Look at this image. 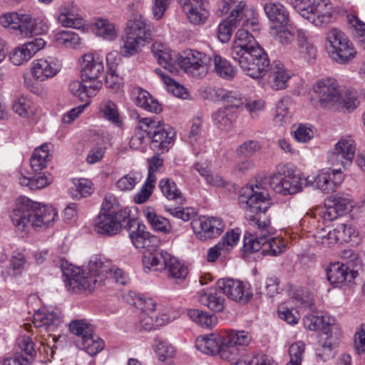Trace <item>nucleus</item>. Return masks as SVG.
<instances>
[{"mask_svg":"<svg viewBox=\"0 0 365 365\" xmlns=\"http://www.w3.org/2000/svg\"><path fill=\"white\" fill-rule=\"evenodd\" d=\"M237 6L238 9L231 11L228 17L219 24L217 37L222 43L228 42L233 30L241 26L242 28L236 34L230 55L247 76L258 78L269 65L267 54L248 31L250 29L255 31L258 30V20L255 17V21H252L251 18L240 14L244 6L242 3Z\"/></svg>","mask_w":365,"mask_h":365,"instance_id":"1","label":"nucleus"},{"mask_svg":"<svg viewBox=\"0 0 365 365\" xmlns=\"http://www.w3.org/2000/svg\"><path fill=\"white\" fill-rule=\"evenodd\" d=\"M61 269L65 277L66 287L74 293L91 291L107 278H113L116 283L123 285L128 281V276L122 269L113 264L110 260L98 257L89 261L86 270L72 264L65 267L63 264Z\"/></svg>","mask_w":365,"mask_h":365,"instance_id":"2","label":"nucleus"},{"mask_svg":"<svg viewBox=\"0 0 365 365\" xmlns=\"http://www.w3.org/2000/svg\"><path fill=\"white\" fill-rule=\"evenodd\" d=\"M152 41V26L140 14H133L128 19L125 34L120 38V53L117 51H112L106 55L107 71H117L121 61L120 54L130 57L140 52L143 47Z\"/></svg>","mask_w":365,"mask_h":365,"instance_id":"3","label":"nucleus"},{"mask_svg":"<svg viewBox=\"0 0 365 365\" xmlns=\"http://www.w3.org/2000/svg\"><path fill=\"white\" fill-rule=\"evenodd\" d=\"M56 210L51 205H41L26 197H20L9 212L10 220L19 232L34 229H46L53 225Z\"/></svg>","mask_w":365,"mask_h":365,"instance_id":"4","label":"nucleus"},{"mask_svg":"<svg viewBox=\"0 0 365 365\" xmlns=\"http://www.w3.org/2000/svg\"><path fill=\"white\" fill-rule=\"evenodd\" d=\"M138 124L135 128V133L131 138L130 146L138 150L144 143V133H147L150 140V147L155 152V155L148 161L149 170L147 179L145 182H155L156 178L154 173L158 171L159 167L160 150V120H155L150 118H140L138 116Z\"/></svg>","mask_w":365,"mask_h":365,"instance_id":"5","label":"nucleus"},{"mask_svg":"<svg viewBox=\"0 0 365 365\" xmlns=\"http://www.w3.org/2000/svg\"><path fill=\"white\" fill-rule=\"evenodd\" d=\"M62 67L61 61L54 56H47L34 60L31 65L32 78L24 77V86L32 93L43 96L46 91L44 87L38 83L56 76Z\"/></svg>","mask_w":365,"mask_h":365,"instance_id":"6","label":"nucleus"},{"mask_svg":"<svg viewBox=\"0 0 365 365\" xmlns=\"http://www.w3.org/2000/svg\"><path fill=\"white\" fill-rule=\"evenodd\" d=\"M325 46L329 58L339 64H347L357 53L348 36L337 28H331L327 31Z\"/></svg>","mask_w":365,"mask_h":365,"instance_id":"7","label":"nucleus"},{"mask_svg":"<svg viewBox=\"0 0 365 365\" xmlns=\"http://www.w3.org/2000/svg\"><path fill=\"white\" fill-rule=\"evenodd\" d=\"M250 225L255 230L253 233H247L244 238L243 252L250 255L262 249V245L266 242L268 235L274 234L269 220H261L255 215L247 217Z\"/></svg>","mask_w":365,"mask_h":365,"instance_id":"8","label":"nucleus"},{"mask_svg":"<svg viewBox=\"0 0 365 365\" xmlns=\"http://www.w3.org/2000/svg\"><path fill=\"white\" fill-rule=\"evenodd\" d=\"M178 65L190 77L202 79L209 71L208 57L196 50L184 51L178 57Z\"/></svg>","mask_w":365,"mask_h":365,"instance_id":"9","label":"nucleus"},{"mask_svg":"<svg viewBox=\"0 0 365 365\" xmlns=\"http://www.w3.org/2000/svg\"><path fill=\"white\" fill-rule=\"evenodd\" d=\"M257 184H246L240 190L239 202L240 206L247 212L257 215L264 213L271 205L270 199L267 194L259 192Z\"/></svg>","mask_w":365,"mask_h":365,"instance_id":"10","label":"nucleus"},{"mask_svg":"<svg viewBox=\"0 0 365 365\" xmlns=\"http://www.w3.org/2000/svg\"><path fill=\"white\" fill-rule=\"evenodd\" d=\"M312 100L318 101L319 106L330 109L339 103L341 92L337 81L331 78H322L312 86Z\"/></svg>","mask_w":365,"mask_h":365,"instance_id":"11","label":"nucleus"},{"mask_svg":"<svg viewBox=\"0 0 365 365\" xmlns=\"http://www.w3.org/2000/svg\"><path fill=\"white\" fill-rule=\"evenodd\" d=\"M195 346L198 350L206 354L214 355L218 354L225 360H230V354H235L237 351V349L233 347L228 350L224 335L217 334L199 336L196 340Z\"/></svg>","mask_w":365,"mask_h":365,"instance_id":"12","label":"nucleus"},{"mask_svg":"<svg viewBox=\"0 0 365 365\" xmlns=\"http://www.w3.org/2000/svg\"><path fill=\"white\" fill-rule=\"evenodd\" d=\"M255 182H264L266 181L279 180L281 182H301L305 180L307 182H312L305 178L302 173L292 164L279 165L277 167V173H267L262 171L255 177Z\"/></svg>","mask_w":365,"mask_h":365,"instance_id":"13","label":"nucleus"},{"mask_svg":"<svg viewBox=\"0 0 365 365\" xmlns=\"http://www.w3.org/2000/svg\"><path fill=\"white\" fill-rule=\"evenodd\" d=\"M192 229L197 239L206 240L218 237L225 229L222 219L201 216L191 222Z\"/></svg>","mask_w":365,"mask_h":365,"instance_id":"14","label":"nucleus"},{"mask_svg":"<svg viewBox=\"0 0 365 365\" xmlns=\"http://www.w3.org/2000/svg\"><path fill=\"white\" fill-rule=\"evenodd\" d=\"M49 160L50 155L48 144L44 143L34 150L30 158V165L32 170L34 172V175L29 178V181L50 182L53 180L52 175L48 172L41 173L46 167Z\"/></svg>","mask_w":365,"mask_h":365,"instance_id":"15","label":"nucleus"},{"mask_svg":"<svg viewBox=\"0 0 365 365\" xmlns=\"http://www.w3.org/2000/svg\"><path fill=\"white\" fill-rule=\"evenodd\" d=\"M81 78H85L102 88L100 77L105 71L103 57L96 53L84 54L80 61Z\"/></svg>","mask_w":365,"mask_h":365,"instance_id":"16","label":"nucleus"},{"mask_svg":"<svg viewBox=\"0 0 365 365\" xmlns=\"http://www.w3.org/2000/svg\"><path fill=\"white\" fill-rule=\"evenodd\" d=\"M217 286L230 299L242 304L248 303L252 297V292L240 280L220 279L217 281Z\"/></svg>","mask_w":365,"mask_h":365,"instance_id":"17","label":"nucleus"},{"mask_svg":"<svg viewBox=\"0 0 365 365\" xmlns=\"http://www.w3.org/2000/svg\"><path fill=\"white\" fill-rule=\"evenodd\" d=\"M331 324L319 334V343L324 353H317V357L322 361L332 357L331 350L337 347L340 343L341 329L335 321Z\"/></svg>","mask_w":365,"mask_h":365,"instance_id":"18","label":"nucleus"},{"mask_svg":"<svg viewBox=\"0 0 365 365\" xmlns=\"http://www.w3.org/2000/svg\"><path fill=\"white\" fill-rule=\"evenodd\" d=\"M46 43L41 38H35L14 48L9 54L11 62L15 66H21L28 62Z\"/></svg>","mask_w":365,"mask_h":365,"instance_id":"19","label":"nucleus"},{"mask_svg":"<svg viewBox=\"0 0 365 365\" xmlns=\"http://www.w3.org/2000/svg\"><path fill=\"white\" fill-rule=\"evenodd\" d=\"M332 11L330 0H315L309 11L302 13V16L316 26H323L331 22Z\"/></svg>","mask_w":365,"mask_h":365,"instance_id":"20","label":"nucleus"},{"mask_svg":"<svg viewBox=\"0 0 365 365\" xmlns=\"http://www.w3.org/2000/svg\"><path fill=\"white\" fill-rule=\"evenodd\" d=\"M56 20L63 27L79 29L85 24L78 6L73 1L66 2L58 8Z\"/></svg>","mask_w":365,"mask_h":365,"instance_id":"21","label":"nucleus"},{"mask_svg":"<svg viewBox=\"0 0 365 365\" xmlns=\"http://www.w3.org/2000/svg\"><path fill=\"white\" fill-rule=\"evenodd\" d=\"M265 68L264 72L259 78L262 77L267 73V81L268 85L273 90L278 91L285 89L287 86V81L291 78L290 72L286 69L284 64L280 61H274L271 65L269 71ZM259 78V77L257 78Z\"/></svg>","mask_w":365,"mask_h":365,"instance_id":"22","label":"nucleus"},{"mask_svg":"<svg viewBox=\"0 0 365 365\" xmlns=\"http://www.w3.org/2000/svg\"><path fill=\"white\" fill-rule=\"evenodd\" d=\"M32 323L40 334L43 331H54L63 323L61 312L38 310L34 314Z\"/></svg>","mask_w":365,"mask_h":365,"instance_id":"23","label":"nucleus"},{"mask_svg":"<svg viewBox=\"0 0 365 365\" xmlns=\"http://www.w3.org/2000/svg\"><path fill=\"white\" fill-rule=\"evenodd\" d=\"M126 219L111 213L99 214L94 220V230L107 236L115 235L120 232L122 223Z\"/></svg>","mask_w":365,"mask_h":365,"instance_id":"24","label":"nucleus"},{"mask_svg":"<svg viewBox=\"0 0 365 365\" xmlns=\"http://www.w3.org/2000/svg\"><path fill=\"white\" fill-rule=\"evenodd\" d=\"M68 91L71 95L80 101L89 103V99L96 96L101 87L94 84L90 80L81 78V80H73L68 83Z\"/></svg>","mask_w":365,"mask_h":365,"instance_id":"25","label":"nucleus"},{"mask_svg":"<svg viewBox=\"0 0 365 365\" xmlns=\"http://www.w3.org/2000/svg\"><path fill=\"white\" fill-rule=\"evenodd\" d=\"M190 22L198 25L205 22L209 12L203 0H178Z\"/></svg>","mask_w":365,"mask_h":365,"instance_id":"26","label":"nucleus"},{"mask_svg":"<svg viewBox=\"0 0 365 365\" xmlns=\"http://www.w3.org/2000/svg\"><path fill=\"white\" fill-rule=\"evenodd\" d=\"M326 210L324 212L323 217L326 220L331 221L338 216L342 215L350 210L352 207L351 202L344 197L336 195H331L327 197L324 200Z\"/></svg>","mask_w":365,"mask_h":365,"instance_id":"27","label":"nucleus"},{"mask_svg":"<svg viewBox=\"0 0 365 365\" xmlns=\"http://www.w3.org/2000/svg\"><path fill=\"white\" fill-rule=\"evenodd\" d=\"M161 263L168 278L184 280L188 274L187 267L184 263L167 252L161 251Z\"/></svg>","mask_w":365,"mask_h":365,"instance_id":"28","label":"nucleus"},{"mask_svg":"<svg viewBox=\"0 0 365 365\" xmlns=\"http://www.w3.org/2000/svg\"><path fill=\"white\" fill-rule=\"evenodd\" d=\"M159 246L160 237L149 232V236H148L145 245L146 253L145 254L143 259L145 269H148L149 271L158 270L157 267L159 264Z\"/></svg>","mask_w":365,"mask_h":365,"instance_id":"29","label":"nucleus"},{"mask_svg":"<svg viewBox=\"0 0 365 365\" xmlns=\"http://www.w3.org/2000/svg\"><path fill=\"white\" fill-rule=\"evenodd\" d=\"M100 116L118 128H122L123 120L115 102L110 99L103 100L98 105Z\"/></svg>","mask_w":365,"mask_h":365,"instance_id":"30","label":"nucleus"},{"mask_svg":"<svg viewBox=\"0 0 365 365\" xmlns=\"http://www.w3.org/2000/svg\"><path fill=\"white\" fill-rule=\"evenodd\" d=\"M264 12L271 22V26L288 24L289 12L284 5L278 1H268L264 4Z\"/></svg>","mask_w":365,"mask_h":365,"instance_id":"31","label":"nucleus"},{"mask_svg":"<svg viewBox=\"0 0 365 365\" xmlns=\"http://www.w3.org/2000/svg\"><path fill=\"white\" fill-rule=\"evenodd\" d=\"M356 153V143L351 136L341 138L336 144L333 155L330 156L329 161L334 164L333 158L341 156L350 165L354 159Z\"/></svg>","mask_w":365,"mask_h":365,"instance_id":"32","label":"nucleus"},{"mask_svg":"<svg viewBox=\"0 0 365 365\" xmlns=\"http://www.w3.org/2000/svg\"><path fill=\"white\" fill-rule=\"evenodd\" d=\"M224 336L227 349L230 350L231 347L237 349L235 354H230V360L235 359L240 352V347L247 346L252 340L250 334L245 331L230 330Z\"/></svg>","mask_w":365,"mask_h":365,"instance_id":"33","label":"nucleus"},{"mask_svg":"<svg viewBox=\"0 0 365 365\" xmlns=\"http://www.w3.org/2000/svg\"><path fill=\"white\" fill-rule=\"evenodd\" d=\"M30 14L26 13L10 12L2 15L0 18L1 24L21 36L23 26L29 23Z\"/></svg>","mask_w":365,"mask_h":365,"instance_id":"34","label":"nucleus"},{"mask_svg":"<svg viewBox=\"0 0 365 365\" xmlns=\"http://www.w3.org/2000/svg\"><path fill=\"white\" fill-rule=\"evenodd\" d=\"M327 279L332 284H343L347 279L351 281L354 277L351 272H349L347 266L340 262L331 264L327 271Z\"/></svg>","mask_w":365,"mask_h":365,"instance_id":"35","label":"nucleus"},{"mask_svg":"<svg viewBox=\"0 0 365 365\" xmlns=\"http://www.w3.org/2000/svg\"><path fill=\"white\" fill-rule=\"evenodd\" d=\"M29 23L23 26L21 36L24 38L32 37L36 35L46 34L49 29L48 21L44 17L33 18L30 15Z\"/></svg>","mask_w":365,"mask_h":365,"instance_id":"36","label":"nucleus"},{"mask_svg":"<svg viewBox=\"0 0 365 365\" xmlns=\"http://www.w3.org/2000/svg\"><path fill=\"white\" fill-rule=\"evenodd\" d=\"M93 29L97 36L108 41H113L118 35L115 25L106 19H97L93 24Z\"/></svg>","mask_w":365,"mask_h":365,"instance_id":"37","label":"nucleus"},{"mask_svg":"<svg viewBox=\"0 0 365 365\" xmlns=\"http://www.w3.org/2000/svg\"><path fill=\"white\" fill-rule=\"evenodd\" d=\"M77 346L89 355L94 356L103 349L105 344L103 339L92 332L91 335L84 336L83 339H78Z\"/></svg>","mask_w":365,"mask_h":365,"instance_id":"38","label":"nucleus"},{"mask_svg":"<svg viewBox=\"0 0 365 365\" xmlns=\"http://www.w3.org/2000/svg\"><path fill=\"white\" fill-rule=\"evenodd\" d=\"M297 40L299 53L306 61L314 59L317 55V48L308 38L305 31L298 29Z\"/></svg>","mask_w":365,"mask_h":365,"instance_id":"39","label":"nucleus"},{"mask_svg":"<svg viewBox=\"0 0 365 365\" xmlns=\"http://www.w3.org/2000/svg\"><path fill=\"white\" fill-rule=\"evenodd\" d=\"M12 109L17 115L25 118L34 117L37 112L36 105L25 96L17 98L13 103Z\"/></svg>","mask_w":365,"mask_h":365,"instance_id":"40","label":"nucleus"},{"mask_svg":"<svg viewBox=\"0 0 365 365\" xmlns=\"http://www.w3.org/2000/svg\"><path fill=\"white\" fill-rule=\"evenodd\" d=\"M53 40L58 45L64 46L66 48H78L82 40L79 36L71 31H59L53 36Z\"/></svg>","mask_w":365,"mask_h":365,"instance_id":"41","label":"nucleus"},{"mask_svg":"<svg viewBox=\"0 0 365 365\" xmlns=\"http://www.w3.org/2000/svg\"><path fill=\"white\" fill-rule=\"evenodd\" d=\"M48 331L46 334H39L38 336V341L40 344V346L38 347V350L40 353H43L45 355V358L48 360L50 358H53L55 354V349L57 348L56 343L58 340V336H60V334L56 335Z\"/></svg>","mask_w":365,"mask_h":365,"instance_id":"42","label":"nucleus"},{"mask_svg":"<svg viewBox=\"0 0 365 365\" xmlns=\"http://www.w3.org/2000/svg\"><path fill=\"white\" fill-rule=\"evenodd\" d=\"M111 213L121 218H128L129 212L120 208L118 199L113 195H106L103 200L99 214Z\"/></svg>","mask_w":365,"mask_h":365,"instance_id":"43","label":"nucleus"},{"mask_svg":"<svg viewBox=\"0 0 365 365\" xmlns=\"http://www.w3.org/2000/svg\"><path fill=\"white\" fill-rule=\"evenodd\" d=\"M270 33L274 40L283 46L292 43L295 36L294 32L288 26V24L271 26Z\"/></svg>","mask_w":365,"mask_h":365,"instance_id":"44","label":"nucleus"},{"mask_svg":"<svg viewBox=\"0 0 365 365\" xmlns=\"http://www.w3.org/2000/svg\"><path fill=\"white\" fill-rule=\"evenodd\" d=\"M161 81H163V85L168 93L179 98H190V93L186 88H185L182 85H181L173 78L165 75L162 72Z\"/></svg>","mask_w":365,"mask_h":365,"instance_id":"45","label":"nucleus"},{"mask_svg":"<svg viewBox=\"0 0 365 365\" xmlns=\"http://www.w3.org/2000/svg\"><path fill=\"white\" fill-rule=\"evenodd\" d=\"M215 71L217 76L226 80H232L236 74V68L225 58L219 55L213 57Z\"/></svg>","mask_w":365,"mask_h":365,"instance_id":"46","label":"nucleus"},{"mask_svg":"<svg viewBox=\"0 0 365 365\" xmlns=\"http://www.w3.org/2000/svg\"><path fill=\"white\" fill-rule=\"evenodd\" d=\"M335 319L329 316H317L314 314H309L306 316L304 319V325L309 330H319L324 331L329 325H331Z\"/></svg>","mask_w":365,"mask_h":365,"instance_id":"47","label":"nucleus"},{"mask_svg":"<svg viewBox=\"0 0 365 365\" xmlns=\"http://www.w3.org/2000/svg\"><path fill=\"white\" fill-rule=\"evenodd\" d=\"M242 3L244 4L243 9L240 11V14L247 16V18H251L252 21H255L256 14L255 11L252 9L248 8L246 3L242 0H221L220 9L222 13H227L228 11H234L238 9V5Z\"/></svg>","mask_w":365,"mask_h":365,"instance_id":"48","label":"nucleus"},{"mask_svg":"<svg viewBox=\"0 0 365 365\" xmlns=\"http://www.w3.org/2000/svg\"><path fill=\"white\" fill-rule=\"evenodd\" d=\"M200 302L211 310L219 312L223 310L225 298L217 292L202 293L200 295Z\"/></svg>","mask_w":365,"mask_h":365,"instance_id":"49","label":"nucleus"},{"mask_svg":"<svg viewBox=\"0 0 365 365\" xmlns=\"http://www.w3.org/2000/svg\"><path fill=\"white\" fill-rule=\"evenodd\" d=\"M291 104L290 98L284 96L277 103L276 107V113L274 115V122L279 125H284L289 123L291 114L289 112V106Z\"/></svg>","mask_w":365,"mask_h":365,"instance_id":"50","label":"nucleus"},{"mask_svg":"<svg viewBox=\"0 0 365 365\" xmlns=\"http://www.w3.org/2000/svg\"><path fill=\"white\" fill-rule=\"evenodd\" d=\"M266 242L262 245V253L270 256H278L286 250L285 242L279 238H275L268 235Z\"/></svg>","mask_w":365,"mask_h":365,"instance_id":"51","label":"nucleus"},{"mask_svg":"<svg viewBox=\"0 0 365 365\" xmlns=\"http://www.w3.org/2000/svg\"><path fill=\"white\" fill-rule=\"evenodd\" d=\"M187 315L193 322L206 328L212 327L217 320L215 315L208 314L199 309H190L187 311Z\"/></svg>","mask_w":365,"mask_h":365,"instance_id":"52","label":"nucleus"},{"mask_svg":"<svg viewBox=\"0 0 365 365\" xmlns=\"http://www.w3.org/2000/svg\"><path fill=\"white\" fill-rule=\"evenodd\" d=\"M135 103L138 106L150 112H156L159 106L158 101L154 100L148 92L143 89L138 91Z\"/></svg>","mask_w":365,"mask_h":365,"instance_id":"53","label":"nucleus"},{"mask_svg":"<svg viewBox=\"0 0 365 365\" xmlns=\"http://www.w3.org/2000/svg\"><path fill=\"white\" fill-rule=\"evenodd\" d=\"M69 329L72 334L78 337V339H83L84 336L91 335L93 332L92 325L84 319L71 321Z\"/></svg>","mask_w":365,"mask_h":365,"instance_id":"54","label":"nucleus"},{"mask_svg":"<svg viewBox=\"0 0 365 365\" xmlns=\"http://www.w3.org/2000/svg\"><path fill=\"white\" fill-rule=\"evenodd\" d=\"M176 132L168 124H161V153L168 152L174 145Z\"/></svg>","mask_w":365,"mask_h":365,"instance_id":"55","label":"nucleus"},{"mask_svg":"<svg viewBox=\"0 0 365 365\" xmlns=\"http://www.w3.org/2000/svg\"><path fill=\"white\" fill-rule=\"evenodd\" d=\"M161 192L168 200H173L178 205H182L186 201L185 196L177 187L176 184H165L164 186H161Z\"/></svg>","mask_w":365,"mask_h":365,"instance_id":"56","label":"nucleus"},{"mask_svg":"<svg viewBox=\"0 0 365 365\" xmlns=\"http://www.w3.org/2000/svg\"><path fill=\"white\" fill-rule=\"evenodd\" d=\"M339 243L348 242L357 237L356 229L349 224H339L336 227Z\"/></svg>","mask_w":365,"mask_h":365,"instance_id":"57","label":"nucleus"},{"mask_svg":"<svg viewBox=\"0 0 365 365\" xmlns=\"http://www.w3.org/2000/svg\"><path fill=\"white\" fill-rule=\"evenodd\" d=\"M175 56V52L169 49H161V67L171 73H176L178 58H176Z\"/></svg>","mask_w":365,"mask_h":365,"instance_id":"58","label":"nucleus"},{"mask_svg":"<svg viewBox=\"0 0 365 365\" xmlns=\"http://www.w3.org/2000/svg\"><path fill=\"white\" fill-rule=\"evenodd\" d=\"M105 83L106 87L113 93H117L123 91V79L116 71H107Z\"/></svg>","mask_w":365,"mask_h":365,"instance_id":"59","label":"nucleus"},{"mask_svg":"<svg viewBox=\"0 0 365 365\" xmlns=\"http://www.w3.org/2000/svg\"><path fill=\"white\" fill-rule=\"evenodd\" d=\"M26 264V258L22 254H17L11 257L7 268L9 275L17 276L21 274Z\"/></svg>","mask_w":365,"mask_h":365,"instance_id":"60","label":"nucleus"},{"mask_svg":"<svg viewBox=\"0 0 365 365\" xmlns=\"http://www.w3.org/2000/svg\"><path fill=\"white\" fill-rule=\"evenodd\" d=\"M94 192L93 184H73L69 188V195L74 200L90 196Z\"/></svg>","mask_w":365,"mask_h":365,"instance_id":"61","label":"nucleus"},{"mask_svg":"<svg viewBox=\"0 0 365 365\" xmlns=\"http://www.w3.org/2000/svg\"><path fill=\"white\" fill-rule=\"evenodd\" d=\"M341 173V169H324L314 178V181L317 182H334L336 180H342Z\"/></svg>","mask_w":365,"mask_h":365,"instance_id":"62","label":"nucleus"},{"mask_svg":"<svg viewBox=\"0 0 365 365\" xmlns=\"http://www.w3.org/2000/svg\"><path fill=\"white\" fill-rule=\"evenodd\" d=\"M259 294L272 297L279 293V279L275 276L269 277L265 280L264 287H259Z\"/></svg>","mask_w":365,"mask_h":365,"instance_id":"63","label":"nucleus"},{"mask_svg":"<svg viewBox=\"0 0 365 365\" xmlns=\"http://www.w3.org/2000/svg\"><path fill=\"white\" fill-rule=\"evenodd\" d=\"M294 137L297 141L300 143H307L314 136V131L311 126L299 124L294 130Z\"/></svg>","mask_w":365,"mask_h":365,"instance_id":"64","label":"nucleus"}]
</instances>
